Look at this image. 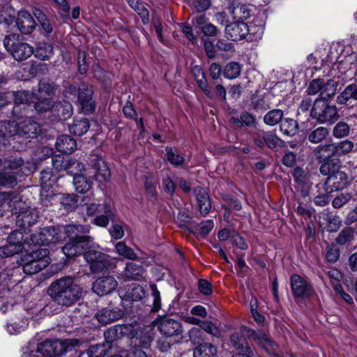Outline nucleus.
Returning <instances> with one entry per match:
<instances>
[{
    "instance_id": "obj_1",
    "label": "nucleus",
    "mask_w": 357,
    "mask_h": 357,
    "mask_svg": "<svg viewBox=\"0 0 357 357\" xmlns=\"http://www.w3.org/2000/svg\"><path fill=\"white\" fill-rule=\"evenodd\" d=\"M47 294L54 303L69 307L81 298L82 289L72 277L66 276L52 282L47 289Z\"/></svg>"
},
{
    "instance_id": "obj_2",
    "label": "nucleus",
    "mask_w": 357,
    "mask_h": 357,
    "mask_svg": "<svg viewBox=\"0 0 357 357\" xmlns=\"http://www.w3.org/2000/svg\"><path fill=\"white\" fill-rule=\"evenodd\" d=\"M312 119L321 124L332 125L340 118L337 108L324 99H316L311 109Z\"/></svg>"
},
{
    "instance_id": "obj_3",
    "label": "nucleus",
    "mask_w": 357,
    "mask_h": 357,
    "mask_svg": "<svg viewBox=\"0 0 357 357\" xmlns=\"http://www.w3.org/2000/svg\"><path fill=\"white\" fill-rule=\"evenodd\" d=\"M49 253L47 249L40 248L26 256L22 267L24 273L27 275L36 274L46 268L50 263Z\"/></svg>"
},
{
    "instance_id": "obj_4",
    "label": "nucleus",
    "mask_w": 357,
    "mask_h": 357,
    "mask_svg": "<svg viewBox=\"0 0 357 357\" xmlns=\"http://www.w3.org/2000/svg\"><path fill=\"white\" fill-rule=\"evenodd\" d=\"M3 45L17 61H24L33 53V48L26 43L21 42L15 34L5 37Z\"/></svg>"
},
{
    "instance_id": "obj_5",
    "label": "nucleus",
    "mask_w": 357,
    "mask_h": 357,
    "mask_svg": "<svg viewBox=\"0 0 357 357\" xmlns=\"http://www.w3.org/2000/svg\"><path fill=\"white\" fill-rule=\"evenodd\" d=\"M62 230L60 225L47 226L40 228L31 236V241L37 245H49L63 241Z\"/></svg>"
},
{
    "instance_id": "obj_6",
    "label": "nucleus",
    "mask_w": 357,
    "mask_h": 357,
    "mask_svg": "<svg viewBox=\"0 0 357 357\" xmlns=\"http://www.w3.org/2000/svg\"><path fill=\"white\" fill-rule=\"evenodd\" d=\"M93 87L87 83H82L78 88L77 101L84 114H92L96 109Z\"/></svg>"
},
{
    "instance_id": "obj_7",
    "label": "nucleus",
    "mask_w": 357,
    "mask_h": 357,
    "mask_svg": "<svg viewBox=\"0 0 357 357\" xmlns=\"http://www.w3.org/2000/svg\"><path fill=\"white\" fill-rule=\"evenodd\" d=\"M62 230L63 241L66 238L69 240L92 242L93 238L87 235L89 232V226L81 225H60Z\"/></svg>"
},
{
    "instance_id": "obj_8",
    "label": "nucleus",
    "mask_w": 357,
    "mask_h": 357,
    "mask_svg": "<svg viewBox=\"0 0 357 357\" xmlns=\"http://www.w3.org/2000/svg\"><path fill=\"white\" fill-rule=\"evenodd\" d=\"M155 325L160 333L167 337H178L183 333L181 324L167 316L158 317L155 321Z\"/></svg>"
},
{
    "instance_id": "obj_9",
    "label": "nucleus",
    "mask_w": 357,
    "mask_h": 357,
    "mask_svg": "<svg viewBox=\"0 0 357 357\" xmlns=\"http://www.w3.org/2000/svg\"><path fill=\"white\" fill-rule=\"evenodd\" d=\"M349 185V176L342 171H336L332 173L326 178L324 184V190L327 194L342 190Z\"/></svg>"
},
{
    "instance_id": "obj_10",
    "label": "nucleus",
    "mask_w": 357,
    "mask_h": 357,
    "mask_svg": "<svg viewBox=\"0 0 357 357\" xmlns=\"http://www.w3.org/2000/svg\"><path fill=\"white\" fill-rule=\"evenodd\" d=\"M108 256L100 251L89 250L84 252V258L90 264L92 273L102 271L109 268Z\"/></svg>"
},
{
    "instance_id": "obj_11",
    "label": "nucleus",
    "mask_w": 357,
    "mask_h": 357,
    "mask_svg": "<svg viewBox=\"0 0 357 357\" xmlns=\"http://www.w3.org/2000/svg\"><path fill=\"white\" fill-rule=\"evenodd\" d=\"M23 234L20 231H14L8 237V243L0 247V257H8L20 252L24 245Z\"/></svg>"
},
{
    "instance_id": "obj_12",
    "label": "nucleus",
    "mask_w": 357,
    "mask_h": 357,
    "mask_svg": "<svg viewBox=\"0 0 357 357\" xmlns=\"http://www.w3.org/2000/svg\"><path fill=\"white\" fill-rule=\"evenodd\" d=\"M67 350L66 342L59 340H47L38 344L37 351L44 357L60 356Z\"/></svg>"
},
{
    "instance_id": "obj_13",
    "label": "nucleus",
    "mask_w": 357,
    "mask_h": 357,
    "mask_svg": "<svg viewBox=\"0 0 357 357\" xmlns=\"http://www.w3.org/2000/svg\"><path fill=\"white\" fill-rule=\"evenodd\" d=\"M291 289L294 296L308 298L314 293L312 285L298 274H293L290 279Z\"/></svg>"
},
{
    "instance_id": "obj_14",
    "label": "nucleus",
    "mask_w": 357,
    "mask_h": 357,
    "mask_svg": "<svg viewBox=\"0 0 357 357\" xmlns=\"http://www.w3.org/2000/svg\"><path fill=\"white\" fill-rule=\"evenodd\" d=\"M118 287V282L112 275L98 278L93 283L92 290L97 295L102 296L112 293Z\"/></svg>"
},
{
    "instance_id": "obj_15",
    "label": "nucleus",
    "mask_w": 357,
    "mask_h": 357,
    "mask_svg": "<svg viewBox=\"0 0 357 357\" xmlns=\"http://www.w3.org/2000/svg\"><path fill=\"white\" fill-rule=\"evenodd\" d=\"M16 124V135L22 137L35 138L40 131V125L31 118H26Z\"/></svg>"
},
{
    "instance_id": "obj_16",
    "label": "nucleus",
    "mask_w": 357,
    "mask_h": 357,
    "mask_svg": "<svg viewBox=\"0 0 357 357\" xmlns=\"http://www.w3.org/2000/svg\"><path fill=\"white\" fill-rule=\"evenodd\" d=\"M89 164L96 171L95 176L99 181H107L110 178V171L102 157L93 154L89 158Z\"/></svg>"
},
{
    "instance_id": "obj_17",
    "label": "nucleus",
    "mask_w": 357,
    "mask_h": 357,
    "mask_svg": "<svg viewBox=\"0 0 357 357\" xmlns=\"http://www.w3.org/2000/svg\"><path fill=\"white\" fill-rule=\"evenodd\" d=\"M250 29L244 22H235L226 26L225 34L229 40L238 41L244 39Z\"/></svg>"
},
{
    "instance_id": "obj_18",
    "label": "nucleus",
    "mask_w": 357,
    "mask_h": 357,
    "mask_svg": "<svg viewBox=\"0 0 357 357\" xmlns=\"http://www.w3.org/2000/svg\"><path fill=\"white\" fill-rule=\"evenodd\" d=\"M18 30L22 34H29L36 29V23L30 13L21 10L17 13L15 20Z\"/></svg>"
},
{
    "instance_id": "obj_19",
    "label": "nucleus",
    "mask_w": 357,
    "mask_h": 357,
    "mask_svg": "<svg viewBox=\"0 0 357 357\" xmlns=\"http://www.w3.org/2000/svg\"><path fill=\"white\" fill-rule=\"evenodd\" d=\"M8 194L9 198L6 199V202H8L9 208L16 216L22 215L31 208L30 203L23 200L21 195L13 193Z\"/></svg>"
},
{
    "instance_id": "obj_20",
    "label": "nucleus",
    "mask_w": 357,
    "mask_h": 357,
    "mask_svg": "<svg viewBox=\"0 0 357 357\" xmlns=\"http://www.w3.org/2000/svg\"><path fill=\"white\" fill-rule=\"evenodd\" d=\"M123 315V312L119 307H107L99 310L96 317L100 324L107 325L119 320Z\"/></svg>"
},
{
    "instance_id": "obj_21",
    "label": "nucleus",
    "mask_w": 357,
    "mask_h": 357,
    "mask_svg": "<svg viewBox=\"0 0 357 357\" xmlns=\"http://www.w3.org/2000/svg\"><path fill=\"white\" fill-rule=\"evenodd\" d=\"M73 113L72 104L66 100L55 102L52 107V114L61 121H65L71 117Z\"/></svg>"
},
{
    "instance_id": "obj_22",
    "label": "nucleus",
    "mask_w": 357,
    "mask_h": 357,
    "mask_svg": "<svg viewBox=\"0 0 357 357\" xmlns=\"http://www.w3.org/2000/svg\"><path fill=\"white\" fill-rule=\"evenodd\" d=\"M241 330L248 331V335L250 336L253 341L262 348L268 351L274 346V342L268 337V335L261 331H252L246 326H241Z\"/></svg>"
},
{
    "instance_id": "obj_23",
    "label": "nucleus",
    "mask_w": 357,
    "mask_h": 357,
    "mask_svg": "<svg viewBox=\"0 0 357 357\" xmlns=\"http://www.w3.org/2000/svg\"><path fill=\"white\" fill-rule=\"evenodd\" d=\"M130 325H115L108 328L105 333L104 336L107 345L111 344L126 334L131 328Z\"/></svg>"
},
{
    "instance_id": "obj_24",
    "label": "nucleus",
    "mask_w": 357,
    "mask_h": 357,
    "mask_svg": "<svg viewBox=\"0 0 357 357\" xmlns=\"http://www.w3.org/2000/svg\"><path fill=\"white\" fill-rule=\"evenodd\" d=\"M87 241H80L75 240H69V241L62 247L63 253L68 257L71 258L81 254H84L85 249V243H89Z\"/></svg>"
},
{
    "instance_id": "obj_25",
    "label": "nucleus",
    "mask_w": 357,
    "mask_h": 357,
    "mask_svg": "<svg viewBox=\"0 0 357 357\" xmlns=\"http://www.w3.org/2000/svg\"><path fill=\"white\" fill-rule=\"evenodd\" d=\"M55 146L58 151L69 154L76 149L77 142L70 136L63 135L57 138Z\"/></svg>"
},
{
    "instance_id": "obj_26",
    "label": "nucleus",
    "mask_w": 357,
    "mask_h": 357,
    "mask_svg": "<svg viewBox=\"0 0 357 357\" xmlns=\"http://www.w3.org/2000/svg\"><path fill=\"white\" fill-rule=\"evenodd\" d=\"M194 193L197 197L200 213L202 215H206L211 208V203L208 194L204 188L201 187L196 188L194 190Z\"/></svg>"
},
{
    "instance_id": "obj_27",
    "label": "nucleus",
    "mask_w": 357,
    "mask_h": 357,
    "mask_svg": "<svg viewBox=\"0 0 357 357\" xmlns=\"http://www.w3.org/2000/svg\"><path fill=\"white\" fill-rule=\"evenodd\" d=\"M250 107L255 112H264L271 107V98L268 94H255L250 100Z\"/></svg>"
},
{
    "instance_id": "obj_28",
    "label": "nucleus",
    "mask_w": 357,
    "mask_h": 357,
    "mask_svg": "<svg viewBox=\"0 0 357 357\" xmlns=\"http://www.w3.org/2000/svg\"><path fill=\"white\" fill-rule=\"evenodd\" d=\"M38 218V213L33 208H31L22 215L16 216V225L22 228L26 229L32 226Z\"/></svg>"
},
{
    "instance_id": "obj_29",
    "label": "nucleus",
    "mask_w": 357,
    "mask_h": 357,
    "mask_svg": "<svg viewBox=\"0 0 357 357\" xmlns=\"http://www.w3.org/2000/svg\"><path fill=\"white\" fill-rule=\"evenodd\" d=\"M144 271V268L141 265L129 262L126 264L122 277L126 281L138 280L142 276Z\"/></svg>"
},
{
    "instance_id": "obj_30",
    "label": "nucleus",
    "mask_w": 357,
    "mask_h": 357,
    "mask_svg": "<svg viewBox=\"0 0 357 357\" xmlns=\"http://www.w3.org/2000/svg\"><path fill=\"white\" fill-rule=\"evenodd\" d=\"M200 328H193L189 331V337L192 341H195V338L200 337L202 334V330L213 335H217L218 333V328L211 321H202Z\"/></svg>"
},
{
    "instance_id": "obj_31",
    "label": "nucleus",
    "mask_w": 357,
    "mask_h": 357,
    "mask_svg": "<svg viewBox=\"0 0 357 357\" xmlns=\"http://www.w3.org/2000/svg\"><path fill=\"white\" fill-rule=\"evenodd\" d=\"M17 124L15 121H0V143L5 144V140L16 135Z\"/></svg>"
},
{
    "instance_id": "obj_32",
    "label": "nucleus",
    "mask_w": 357,
    "mask_h": 357,
    "mask_svg": "<svg viewBox=\"0 0 357 357\" xmlns=\"http://www.w3.org/2000/svg\"><path fill=\"white\" fill-rule=\"evenodd\" d=\"M152 339L146 333L139 330L136 332L130 338V344L133 347L141 349H148Z\"/></svg>"
},
{
    "instance_id": "obj_33",
    "label": "nucleus",
    "mask_w": 357,
    "mask_h": 357,
    "mask_svg": "<svg viewBox=\"0 0 357 357\" xmlns=\"http://www.w3.org/2000/svg\"><path fill=\"white\" fill-rule=\"evenodd\" d=\"M244 333L248 335V331H242L241 327L238 331L233 333L230 336V340L234 347L241 351H247L248 348H250L244 337Z\"/></svg>"
},
{
    "instance_id": "obj_34",
    "label": "nucleus",
    "mask_w": 357,
    "mask_h": 357,
    "mask_svg": "<svg viewBox=\"0 0 357 357\" xmlns=\"http://www.w3.org/2000/svg\"><path fill=\"white\" fill-rule=\"evenodd\" d=\"M90 128L89 119L82 118L81 119H74L73 123L70 126V132L76 136H82L87 132Z\"/></svg>"
},
{
    "instance_id": "obj_35",
    "label": "nucleus",
    "mask_w": 357,
    "mask_h": 357,
    "mask_svg": "<svg viewBox=\"0 0 357 357\" xmlns=\"http://www.w3.org/2000/svg\"><path fill=\"white\" fill-rule=\"evenodd\" d=\"M217 348L212 344L205 342L199 344L194 349V357H215Z\"/></svg>"
},
{
    "instance_id": "obj_36",
    "label": "nucleus",
    "mask_w": 357,
    "mask_h": 357,
    "mask_svg": "<svg viewBox=\"0 0 357 357\" xmlns=\"http://www.w3.org/2000/svg\"><path fill=\"white\" fill-rule=\"evenodd\" d=\"M335 144H328L317 147V159L319 162L325 160H332L333 157H335Z\"/></svg>"
},
{
    "instance_id": "obj_37",
    "label": "nucleus",
    "mask_w": 357,
    "mask_h": 357,
    "mask_svg": "<svg viewBox=\"0 0 357 357\" xmlns=\"http://www.w3.org/2000/svg\"><path fill=\"white\" fill-rule=\"evenodd\" d=\"M33 13L40 24L42 33L45 35L50 34L53 31V26L45 14L38 8H35Z\"/></svg>"
},
{
    "instance_id": "obj_38",
    "label": "nucleus",
    "mask_w": 357,
    "mask_h": 357,
    "mask_svg": "<svg viewBox=\"0 0 357 357\" xmlns=\"http://www.w3.org/2000/svg\"><path fill=\"white\" fill-rule=\"evenodd\" d=\"M350 99L357 100V84H351L345 87L344 91L337 96V102L344 105Z\"/></svg>"
},
{
    "instance_id": "obj_39",
    "label": "nucleus",
    "mask_w": 357,
    "mask_h": 357,
    "mask_svg": "<svg viewBox=\"0 0 357 357\" xmlns=\"http://www.w3.org/2000/svg\"><path fill=\"white\" fill-rule=\"evenodd\" d=\"M93 181L82 176H77L73 178V185L75 190L79 193H86L91 190L93 185Z\"/></svg>"
},
{
    "instance_id": "obj_40",
    "label": "nucleus",
    "mask_w": 357,
    "mask_h": 357,
    "mask_svg": "<svg viewBox=\"0 0 357 357\" xmlns=\"http://www.w3.org/2000/svg\"><path fill=\"white\" fill-rule=\"evenodd\" d=\"M113 217L114 213L112 206L110 204L106 202L104 204V214L96 216L93 220V223L97 226L105 227Z\"/></svg>"
},
{
    "instance_id": "obj_41",
    "label": "nucleus",
    "mask_w": 357,
    "mask_h": 357,
    "mask_svg": "<svg viewBox=\"0 0 357 357\" xmlns=\"http://www.w3.org/2000/svg\"><path fill=\"white\" fill-rule=\"evenodd\" d=\"M64 170L67 172L69 175L73 176V178L77 176H82L80 173L84 170V165L79 160L73 158L66 159Z\"/></svg>"
},
{
    "instance_id": "obj_42",
    "label": "nucleus",
    "mask_w": 357,
    "mask_h": 357,
    "mask_svg": "<svg viewBox=\"0 0 357 357\" xmlns=\"http://www.w3.org/2000/svg\"><path fill=\"white\" fill-rule=\"evenodd\" d=\"M296 121L291 118H283L280 123V131L287 136H294L298 130Z\"/></svg>"
},
{
    "instance_id": "obj_43",
    "label": "nucleus",
    "mask_w": 357,
    "mask_h": 357,
    "mask_svg": "<svg viewBox=\"0 0 357 357\" xmlns=\"http://www.w3.org/2000/svg\"><path fill=\"white\" fill-rule=\"evenodd\" d=\"M251 10L248 6L244 4H238L232 8L231 15L236 22H243L250 16Z\"/></svg>"
},
{
    "instance_id": "obj_44",
    "label": "nucleus",
    "mask_w": 357,
    "mask_h": 357,
    "mask_svg": "<svg viewBox=\"0 0 357 357\" xmlns=\"http://www.w3.org/2000/svg\"><path fill=\"white\" fill-rule=\"evenodd\" d=\"M284 112L280 109H273L268 112L264 116V122L265 124L273 126L281 123L283 119Z\"/></svg>"
},
{
    "instance_id": "obj_45",
    "label": "nucleus",
    "mask_w": 357,
    "mask_h": 357,
    "mask_svg": "<svg viewBox=\"0 0 357 357\" xmlns=\"http://www.w3.org/2000/svg\"><path fill=\"white\" fill-rule=\"evenodd\" d=\"M335 92L336 84L333 80L329 79L326 82H324L320 97L317 99H324L328 102L329 99L335 96Z\"/></svg>"
},
{
    "instance_id": "obj_46",
    "label": "nucleus",
    "mask_w": 357,
    "mask_h": 357,
    "mask_svg": "<svg viewBox=\"0 0 357 357\" xmlns=\"http://www.w3.org/2000/svg\"><path fill=\"white\" fill-rule=\"evenodd\" d=\"M328 129L325 127H318L308 135V140L314 144L321 142L328 135Z\"/></svg>"
},
{
    "instance_id": "obj_47",
    "label": "nucleus",
    "mask_w": 357,
    "mask_h": 357,
    "mask_svg": "<svg viewBox=\"0 0 357 357\" xmlns=\"http://www.w3.org/2000/svg\"><path fill=\"white\" fill-rule=\"evenodd\" d=\"M53 49L52 44L40 43L36 48V56L41 60L49 59L53 54Z\"/></svg>"
},
{
    "instance_id": "obj_48",
    "label": "nucleus",
    "mask_w": 357,
    "mask_h": 357,
    "mask_svg": "<svg viewBox=\"0 0 357 357\" xmlns=\"http://www.w3.org/2000/svg\"><path fill=\"white\" fill-rule=\"evenodd\" d=\"M58 177L53 175L52 171L47 169L41 172L40 185L45 190H49L57 181Z\"/></svg>"
},
{
    "instance_id": "obj_49",
    "label": "nucleus",
    "mask_w": 357,
    "mask_h": 357,
    "mask_svg": "<svg viewBox=\"0 0 357 357\" xmlns=\"http://www.w3.org/2000/svg\"><path fill=\"white\" fill-rule=\"evenodd\" d=\"M110 348L111 346L106 344H97L90 346L87 354L89 357H104Z\"/></svg>"
},
{
    "instance_id": "obj_50",
    "label": "nucleus",
    "mask_w": 357,
    "mask_h": 357,
    "mask_svg": "<svg viewBox=\"0 0 357 357\" xmlns=\"http://www.w3.org/2000/svg\"><path fill=\"white\" fill-rule=\"evenodd\" d=\"M213 226L214 224L213 220H207L206 221H203L201 223L193 226L192 232L195 234L205 236L211 231V230L213 228Z\"/></svg>"
},
{
    "instance_id": "obj_51",
    "label": "nucleus",
    "mask_w": 357,
    "mask_h": 357,
    "mask_svg": "<svg viewBox=\"0 0 357 357\" xmlns=\"http://www.w3.org/2000/svg\"><path fill=\"white\" fill-rule=\"evenodd\" d=\"M115 249L119 255L126 259L135 260L137 258V256L134 250L127 246L123 241L118 242L115 245Z\"/></svg>"
},
{
    "instance_id": "obj_52",
    "label": "nucleus",
    "mask_w": 357,
    "mask_h": 357,
    "mask_svg": "<svg viewBox=\"0 0 357 357\" xmlns=\"http://www.w3.org/2000/svg\"><path fill=\"white\" fill-rule=\"evenodd\" d=\"M241 68L239 63L231 62L226 65L223 72L225 78L229 79H235L241 74Z\"/></svg>"
},
{
    "instance_id": "obj_53",
    "label": "nucleus",
    "mask_w": 357,
    "mask_h": 357,
    "mask_svg": "<svg viewBox=\"0 0 357 357\" xmlns=\"http://www.w3.org/2000/svg\"><path fill=\"white\" fill-rule=\"evenodd\" d=\"M165 152L167 160L171 165L178 167L182 165L184 163V157L174 151L171 146H166Z\"/></svg>"
},
{
    "instance_id": "obj_54",
    "label": "nucleus",
    "mask_w": 357,
    "mask_h": 357,
    "mask_svg": "<svg viewBox=\"0 0 357 357\" xmlns=\"http://www.w3.org/2000/svg\"><path fill=\"white\" fill-rule=\"evenodd\" d=\"M231 121L234 123L237 124L238 127H242L243 126H254L256 123L255 116L246 112L241 114L240 119L232 118Z\"/></svg>"
},
{
    "instance_id": "obj_55",
    "label": "nucleus",
    "mask_w": 357,
    "mask_h": 357,
    "mask_svg": "<svg viewBox=\"0 0 357 357\" xmlns=\"http://www.w3.org/2000/svg\"><path fill=\"white\" fill-rule=\"evenodd\" d=\"M77 196L74 194H71L63 195L60 203L66 211H70L77 207Z\"/></svg>"
},
{
    "instance_id": "obj_56",
    "label": "nucleus",
    "mask_w": 357,
    "mask_h": 357,
    "mask_svg": "<svg viewBox=\"0 0 357 357\" xmlns=\"http://www.w3.org/2000/svg\"><path fill=\"white\" fill-rule=\"evenodd\" d=\"M55 86L46 82H40L38 84V96L40 98H48L54 95Z\"/></svg>"
},
{
    "instance_id": "obj_57",
    "label": "nucleus",
    "mask_w": 357,
    "mask_h": 357,
    "mask_svg": "<svg viewBox=\"0 0 357 357\" xmlns=\"http://www.w3.org/2000/svg\"><path fill=\"white\" fill-rule=\"evenodd\" d=\"M354 237V231L351 227H346L342 230L336 238L337 244L343 245L351 242Z\"/></svg>"
},
{
    "instance_id": "obj_58",
    "label": "nucleus",
    "mask_w": 357,
    "mask_h": 357,
    "mask_svg": "<svg viewBox=\"0 0 357 357\" xmlns=\"http://www.w3.org/2000/svg\"><path fill=\"white\" fill-rule=\"evenodd\" d=\"M28 326L27 319H22L19 323L16 321L10 322L7 324V330L10 334H17L23 331Z\"/></svg>"
},
{
    "instance_id": "obj_59",
    "label": "nucleus",
    "mask_w": 357,
    "mask_h": 357,
    "mask_svg": "<svg viewBox=\"0 0 357 357\" xmlns=\"http://www.w3.org/2000/svg\"><path fill=\"white\" fill-rule=\"evenodd\" d=\"M354 148V143L349 140H344L335 144L336 156H340L349 153Z\"/></svg>"
},
{
    "instance_id": "obj_60",
    "label": "nucleus",
    "mask_w": 357,
    "mask_h": 357,
    "mask_svg": "<svg viewBox=\"0 0 357 357\" xmlns=\"http://www.w3.org/2000/svg\"><path fill=\"white\" fill-rule=\"evenodd\" d=\"M293 177L298 186L304 188L307 185V176L302 168L296 167L294 170Z\"/></svg>"
},
{
    "instance_id": "obj_61",
    "label": "nucleus",
    "mask_w": 357,
    "mask_h": 357,
    "mask_svg": "<svg viewBox=\"0 0 357 357\" xmlns=\"http://www.w3.org/2000/svg\"><path fill=\"white\" fill-rule=\"evenodd\" d=\"M17 183V177L12 172H0V186L13 187Z\"/></svg>"
},
{
    "instance_id": "obj_62",
    "label": "nucleus",
    "mask_w": 357,
    "mask_h": 357,
    "mask_svg": "<svg viewBox=\"0 0 357 357\" xmlns=\"http://www.w3.org/2000/svg\"><path fill=\"white\" fill-rule=\"evenodd\" d=\"M350 128L347 123L340 121L333 128V135L336 138H342L349 133Z\"/></svg>"
},
{
    "instance_id": "obj_63",
    "label": "nucleus",
    "mask_w": 357,
    "mask_h": 357,
    "mask_svg": "<svg viewBox=\"0 0 357 357\" xmlns=\"http://www.w3.org/2000/svg\"><path fill=\"white\" fill-rule=\"evenodd\" d=\"M58 8V12L63 20H67L69 17L70 7L67 0H52Z\"/></svg>"
},
{
    "instance_id": "obj_64",
    "label": "nucleus",
    "mask_w": 357,
    "mask_h": 357,
    "mask_svg": "<svg viewBox=\"0 0 357 357\" xmlns=\"http://www.w3.org/2000/svg\"><path fill=\"white\" fill-rule=\"evenodd\" d=\"M24 165V161L22 157H11L5 160L4 167L8 169H17L19 168L22 169V167Z\"/></svg>"
}]
</instances>
